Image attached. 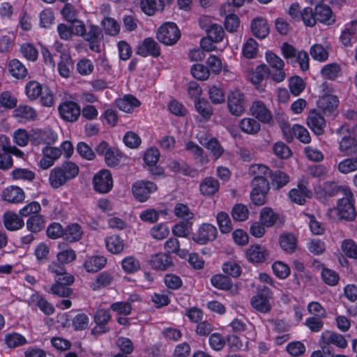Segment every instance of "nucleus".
<instances>
[{
    "mask_svg": "<svg viewBox=\"0 0 357 357\" xmlns=\"http://www.w3.org/2000/svg\"><path fill=\"white\" fill-rule=\"evenodd\" d=\"M79 173V167L72 162H66L61 166L53 168L50 173L49 183L54 189L64 185Z\"/></svg>",
    "mask_w": 357,
    "mask_h": 357,
    "instance_id": "nucleus-1",
    "label": "nucleus"
},
{
    "mask_svg": "<svg viewBox=\"0 0 357 357\" xmlns=\"http://www.w3.org/2000/svg\"><path fill=\"white\" fill-rule=\"evenodd\" d=\"M322 95L317 101V105L325 114H333L337 108L339 104L338 98L332 94V89H330L326 83L321 86Z\"/></svg>",
    "mask_w": 357,
    "mask_h": 357,
    "instance_id": "nucleus-2",
    "label": "nucleus"
},
{
    "mask_svg": "<svg viewBox=\"0 0 357 357\" xmlns=\"http://www.w3.org/2000/svg\"><path fill=\"white\" fill-rule=\"evenodd\" d=\"M344 197L338 201L337 210L340 219L351 221L356 217V211L351 202L353 194L349 188H344Z\"/></svg>",
    "mask_w": 357,
    "mask_h": 357,
    "instance_id": "nucleus-3",
    "label": "nucleus"
},
{
    "mask_svg": "<svg viewBox=\"0 0 357 357\" xmlns=\"http://www.w3.org/2000/svg\"><path fill=\"white\" fill-rule=\"evenodd\" d=\"M180 37V31L176 24L173 22L165 23L157 31L158 40L166 45H174Z\"/></svg>",
    "mask_w": 357,
    "mask_h": 357,
    "instance_id": "nucleus-4",
    "label": "nucleus"
},
{
    "mask_svg": "<svg viewBox=\"0 0 357 357\" xmlns=\"http://www.w3.org/2000/svg\"><path fill=\"white\" fill-rule=\"evenodd\" d=\"M266 59L269 66L272 68L271 70V78L276 82H281L286 77V73L284 70V62L283 60L273 52L266 53Z\"/></svg>",
    "mask_w": 357,
    "mask_h": 357,
    "instance_id": "nucleus-5",
    "label": "nucleus"
},
{
    "mask_svg": "<svg viewBox=\"0 0 357 357\" xmlns=\"http://www.w3.org/2000/svg\"><path fill=\"white\" fill-rule=\"evenodd\" d=\"M245 100L243 93L238 90L231 91L227 96V107L229 112L239 116L245 111Z\"/></svg>",
    "mask_w": 357,
    "mask_h": 357,
    "instance_id": "nucleus-6",
    "label": "nucleus"
},
{
    "mask_svg": "<svg viewBox=\"0 0 357 357\" xmlns=\"http://www.w3.org/2000/svg\"><path fill=\"white\" fill-rule=\"evenodd\" d=\"M94 190L99 193L109 192L113 186L112 174L109 170L102 169L93 178Z\"/></svg>",
    "mask_w": 357,
    "mask_h": 357,
    "instance_id": "nucleus-7",
    "label": "nucleus"
},
{
    "mask_svg": "<svg viewBox=\"0 0 357 357\" xmlns=\"http://www.w3.org/2000/svg\"><path fill=\"white\" fill-rule=\"evenodd\" d=\"M156 190V185L151 181H137L132 186V192L134 197L141 202L146 201L149 198L150 195Z\"/></svg>",
    "mask_w": 357,
    "mask_h": 357,
    "instance_id": "nucleus-8",
    "label": "nucleus"
},
{
    "mask_svg": "<svg viewBox=\"0 0 357 357\" xmlns=\"http://www.w3.org/2000/svg\"><path fill=\"white\" fill-rule=\"evenodd\" d=\"M75 281L73 275H66L64 277H59L55 279V283L51 287V291L55 295L61 297H68L73 294V290L69 285Z\"/></svg>",
    "mask_w": 357,
    "mask_h": 357,
    "instance_id": "nucleus-9",
    "label": "nucleus"
},
{
    "mask_svg": "<svg viewBox=\"0 0 357 357\" xmlns=\"http://www.w3.org/2000/svg\"><path fill=\"white\" fill-rule=\"evenodd\" d=\"M60 116L66 121L75 122L80 115L79 105L71 100H66L61 103L58 108Z\"/></svg>",
    "mask_w": 357,
    "mask_h": 357,
    "instance_id": "nucleus-10",
    "label": "nucleus"
},
{
    "mask_svg": "<svg viewBox=\"0 0 357 357\" xmlns=\"http://www.w3.org/2000/svg\"><path fill=\"white\" fill-rule=\"evenodd\" d=\"M96 326L91 330V333L94 335H99L109 331V328L107 327V324L111 319V314L109 310L105 309L98 310L93 317Z\"/></svg>",
    "mask_w": 357,
    "mask_h": 357,
    "instance_id": "nucleus-11",
    "label": "nucleus"
},
{
    "mask_svg": "<svg viewBox=\"0 0 357 357\" xmlns=\"http://www.w3.org/2000/svg\"><path fill=\"white\" fill-rule=\"evenodd\" d=\"M218 234L217 229L215 226L209 223L202 224L197 234H195L192 239L200 245H204L208 241L215 239Z\"/></svg>",
    "mask_w": 357,
    "mask_h": 357,
    "instance_id": "nucleus-12",
    "label": "nucleus"
},
{
    "mask_svg": "<svg viewBox=\"0 0 357 357\" xmlns=\"http://www.w3.org/2000/svg\"><path fill=\"white\" fill-rule=\"evenodd\" d=\"M246 259L252 264H261L268 259L269 253L265 247L261 245H250L245 252Z\"/></svg>",
    "mask_w": 357,
    "mask_h": 357,
    "instance_id": "nucleus-13",
    "label": "nucleus"
},
{
    "mask_svg": "<svg viewBox=\"0 0 357 357\" xmlns=\"http://www.w3.org/2000/svg\"><path fill=\"white\" fill-rule=\"evenodd\" d=\"M250 110L253 116L264 123H271L273 121L271 111L262 101L253 102Z\"/></svg>",
    "mask_w": 357,
    "mask_h": 357,
    "instance_id": "nucleus-14",
    "label": "nucleus"
},
{
    "mask_svg": "<svg viewBox=\"0 0 357 357\" xmlns=\"http://www.w3.org/2000/svg\"><path fill=\"white\" fill-rule=\"evenodd\" d=\"M136 52L143 57L151 56L157 58L160 55V48L158 43L152 38H146L138 46Z\"/></svg>",
    "mask_w": 357,
    "mask_h": 357,
    "instance_id": "nucleus-15",
    "label": "nucleus"
},
{
    "mask_svg": "<svg viewBox=\"0 0 357 357\" xmlns=\"http://www.w3.org/2000/svg\"><path fill=\"white\" fill-rule=\"evenodd\" d=\"M307 123L316 135H320L324 133L326 121L321 114L317 111L312 110L310 112L307 119Z\"/></svg>",
    "mask_w": 357,
    "mask_h": 357,
    "instance_id": "nucleus-16",
    "label": "nucleus"
},
{
    "mask_svg": "<svg viewBox=\"0 0 357 357\" xmlns=\"http://www.w3.org/2000/svg\"><path fill=\"white\" fill-rule=\"evenodd\" d=\"M321 340L323 344H334L337 347L344 349L347 347V341L344 337L333 331H325L322 333Z\"/></svg>",
    "mask_w": 357,
    "mask_h": 357,
    "instance_id": "nucleus-17",
    "label": "nucleus"
},
{
    "mask_svg": "<svg viewBox=\"0 0 357 357\" xmlns=\"http://www.w3.org/2000/svg\"><path fill=\"white\" fill-rule=\"evenodd\" d=\"M314 11L317 21L327 25L333 24L335 22V17L329 6L324 4L317 5Z\"/></svg>",
    "mask_w": 357,
    "mask_h": 357,
    "instance_id": "nucleus-18",
    "label": "nucleus"
},
{
    "mask_svg": "<svg viewBox=\"0 0 357 357\" xmlns=\"http://www.w3.org/2000/svg\"><path fill=\"white\" fill-rule=\"evenodd\" d=\"M312 195V192L303 184H298L297 188H294L289 192L291 202L300 205L304 204L306 199L310 198Z\"/></svg>",
    "mask_w": 357,
    "mask_h": 357,
    "instance_id": "nucleus-19",
    "label": "nucleus"
},
{
    "mask_svg": "<svg viewBox=\"0 0 357 357\" xmlns=\"http://www.w3.org/2000/svg\"><path fill=\"white\" fill-rule=\"evenodd\" d=\"M57 135L52 130H44L35 132L31 135V142L36 144L41 143L51 144L56 142Z\"/></svg>",
    "mask_w": 357,
    "mask_h": 357,
    "instance_id": "nucleus-20",
    "label": "nucleus"
},
{
    "mask_svg": "<svg viewBox=\"0 0 357 357\" xmlns=\"http://www.w3.org/2000/svg\"><path fill=\"white\" fill-rule=\"evenodd\" d=\"M150 264L154 269L165 271L173 266V261L167 253H158L151 257Z\"/></svg>",
    "mask_w": 357,
    "mask_h": 357,
    "instance_id": "nucleus-21",
    "label": "nucleus"
},
{
    "mask_svg": "<svg viewBox=\"0 0 357 357\" xmlns=\"http://www.w3.org/2000/svg\"><path fill=\"white\" fill-rule=\"evenodd\" d=\"M251 29L253 35L261 39L266 38L269 33L267 21L262 17H257L252 21Z\"/></svg>",
    "mask_w": 357,
    "mask_h": 357,
    "instance_id": "nucleus-22",
    "label": "nucleus"
},
{
    "mask_svg": "<svg viewBox=\"0 0 357 357\" xmlns=\"http://www.w3.org/2000/svg\"><path fill=\"white\" fill-rule=\"evenodd\" d=\"M3 224L6 228L10 231H15L21 229L24 225V220L14 212H6L3 215Z\"/></svg>",
    "mask_w": 357,
    "mask_h": 357,
    "instance_id": "nucleus-23",
    "label": "nucleus"
},
{
    "mask_svg": "<svg viewBox=\"0 0 357 357\" xmlns=\"http://www.w3.org/2000/svg\"><path fill=\"white\" fill-rule=\"evenodd\" d=\"M220 188L219 182L213 177H206L199 185L200 192L204 196L215 194Z\"/></svg>",
    "mask_w": 357,
    "mask_h": 357,
    "instance_id": "nucleus-24",
    "label": "nucleus"
},
{
    "mask_svg": "<svg viewBox=\"0 0 357 357\" xmlns=\"http://www.w3.org/2000/svg\"><path fill=\"white\" fill-rule=\"evenodd\" d=\"M260 222L266 227L273 226L278 222L282 223L280 215L275 213L271 208L265 207L260 213Z\"/></svg>",
    "mask_w": 357,
    "mask_h": 357,
    "instance_id": "nucleus-25",
    "label": "nucleus"
},
{
    "mask_svg": "<svg viewBox=\"0 0 357 357\" xmlns=\"http://www.w3.org/2000/svg\"><path fill=\"white\" fill-rule=\"evenodd\" d=\"M3 199L10 203H19L24 199L25 195L22 188L10 186L3 192Z\"/></svg>",
    "mask_w": 357,
    "mask_h": 357,
    "instance_id": "nucleus-26",
    "label": "nucleus"
},
{
    "mask_svg": "<svg viewBox=\"0 0 357 357\" xmlns=\"http://www.w3.org/2000/svg\"><path fill=\"white\" fill-rule=\"evenodd\" d=\"M117 107L127 113H130L133 110L134 107H139L140 102L133 96L127 95L123 98H119L116 101Z\"/></svg>",
    "mask_w": 357,
    "mask_h": 357,
    "instance_id": "nucleus-27",
    "label": "nucleus"
},
{
    "mask_svg": "<svg viewBox=\"0 0 357 357\" xmlns=\"http://www.w3.org/2000/svg\"><path fill=\"white\" fill-rule=\"evenodd\" d=\"M251 304L255 310L263 313H266L271 310L269 298L264 294L257 293L256 296L252 297Z\"/></svg>",
    "mask_w": 357,
    "mask_h": 357,
    "instance_id": "nucleus-28",
    "label": "nucleus"
},
{
    "mask_svg": "<svg viewBox=\"0 0 357 357\" xmlns=\"http://www.w3.org/2000/svg\"><path fill=\"white\" fill-rule=\"evenodd\" d=\"M107 263V259L102 256H92L89 257L84 264V267L87 272H98Z\"/></svg>",
    "mask_w": 357,
    "mask_h": 357,
    "instance_id": "nucleus-29",
    "label": "nucleus"
},
{
    "mask_svg": "<svg viewBox=\"0 0 357 357\" xmlns=\"http://www.w3.org/2000/svg\"><path fill=\"white\" fill-rule=\"evenodd\" d=\"M141 8L148 15H153L157 10L164 9V1L162 0H141Z\"/></svg>",
    "mask_w": 357,
    "mask_h": 357,
    "instance_id": "nucleus-30",
    "label": "nucleus"
},
{
    "mask_svg": "<svg viewBox=\"0 0 357 357\" xmlns=\"http://www.w3.org/2000/svg\"><path fill=\"white\" fill-rule=\"evenodd\" d=\"M340 150L347 155H351L357 152V142L354 137L344 136L340 142Z\"/></svg>",
    "mask_w": 357,
    "mask_h": 357,
    "instance_id": "nucleus-31",
    "label": "nucleus"
},
{
    "mask_svg": "<svg viewBox=\"0 0 357 357\" xmlns=\"http://www.w3.org/2000/svg\"><path fill=\"white\" fill-rule=\"evenodd\" d=\"M83 231L79 225L77 223L71 224L66 227L63 231V238L69 242L78 241Z\"/></svg>",
    "mask_w": 357,
    "mask_h": 357,
    "instance_id": "nucleus-32",
    "label": "nucleus"
},
{
    "mask_svg": "<svg viewBox=\"0 0 357 357\" xmlns=\"http://www.w3.org/2000/svg\"><path fill=\"white\" fill-rule=\"evenodd\" d=\"M45 227V221L41 215H33L26 221V228L31 233H38Z\"/></svg>",
    "mask_w": 357,
    "mask_h": 357,
    "instance_id": "nucleus-33",
    "label": "nucleus"
},
{
    "mask_svg": "<svg viewBox=\"0 0 357 357\" xmlns=\"http://www.w3.org/2000/svg\"><path fill=\"white\" fill-rule=\"evenodd\" d=\"M357 21H352L349 25L342 32L340 40L344 47L351 45V40L354 38L356 33Z\"/></svg>",
    "mask_w": 357,
    "mask_h": 357,
    "instance_id": "nucleus-34",
    "label": "nucleus"
},
{
    "mask_svg": "<svg viewBox=\"0 0 357 357\" xmlns=\"http://www.w3.org/2000/svg\"><path fill=\"white\" fill-rule=\"evenodd\" d=\"M241 130L250 135L257 134L261 130L260 123L254 119L245 118L241 121Z\"/></svg>",
    "mask_w": 357,
    "mask_h": 357,
    "instance_id": "nucleus-35",
    "label": "nucleus"
},
{
    "mask_svg": "<svg viewBox=\"0 0 357 357\" xmlns=\"http://www.w3.org/2000/svg\"><path fill=\"white\" fill-rule=\"evenodd\" d=\"M101 25L105 33L107 35L115 36L118 35L120 31V24L114 18L109 17H105L101 22Z\"/></svg>",
    "mask_w": 357,
    "mask_h": 357,
    "instance_id": "nucleus-36",
    "label": "nucleus"
},
{
    "mask_svg": "<svg viewBox=\"0 0 357 357\" xmlns=\"http://www.w3.org/2000/svg\"><path fill=\"white\" fill-rule=\"evenodd\" d=\"M105 243L107 250L113 254H119L123 250V241L118 235L107 237Z\"/></svg>",
    "mask_w": 357,
    "mask_h": 357,
    "instance_id": "nucleus-37",
    "label": "nucleus"
},
{
    "mask_svg": "<svg viewBox=\"0 0 357 357\" xmlns=\"http://www.w3.org/2000/svg\"><path fill=\"white\" fill-rule=\"evenodd\" d=\"M269 174L271 177L272 185L276 190L283 188L289 181L288 174L280 170H277L274 172L271 171V174Z\"/></svg>",
    "mask_w": 357,
    "mask_h": 357,
    "instance_id": "nucleus-38",
    "label": "nucleus"
},
{
    "mask_svg": "<svg viewBox=\"0 0 357 357\" xmlns=\"http://www.w3.org/2000/svg\"><path fill=\"white\" fill-rule=\"evenodd\" d=\"M280 245L283 250L291 253L296 248V237L291 234H284L280 236Z\"/></svg>",
    "mask_w": 357,
    "mask_h": 357,
    "instance_id": "nucleus-39",
    "label": "nucleus"
},
{
    "mask_svg": "<svg viewBox=\"0 0 357 357\" xmlns=\"http://www.w3.org/2000/svg\"><path fill=\"white\" fill-rule=\"evenodd\" d=\"M15 116L26 121L35 120L37 113L33 108L28 105H20L14 111Z\"/></svg>",
    "mask_w": 357,
    "mask_h": 357,
    "instance_id": "nucleus-40",
    "label": "nucleus"
},
{
    "mask_svg": "<svg viewBox=\"0 0 357 357\" xmlns=\"http://www.w3.org/2000/svg\"><path fill=\"white\" fill-rule=\"evenodd\" d=\"M73 66V61L70 56L66 54H61V60L58 63V70L60 75L63 77H68Z\"/></svg>",
    "mask_w": 357,
    "mask_h": 357,
    "instance_id": "nucleus-41",
    "label": "nucleus"
},
{
    "mask_svg": "<svg viewBox=\"0 0 357 357\" xmlns=\"http://www.w3.org/2000/svg\"><path fill=\"white\" fill-rule=\"evenodd\" d=\"M9 71L13 77L17 79H22L27 75V70L25 66L17 59H13L10 61Z\"/></svg>",
    "mask_w": 357,
    "mask_h": 357,
    "instance_id": "nucleus-42",
    "label": "nucleus"
},
{
    "mask_svg": "<svg viewBox=\"0 0 357 357\" xmlns=\"http://www.w3.org/2000/svg\"><path fill=\"white\" fill-rule=\"evenodd\" d=\"M208 39L211 42L218 43L221 41L225 36L222 27L217 24H212L206 29Z\"/></svg>",
    "mask_w": 357,
    "mask_h": 357,
    "instance_id": "nucleus-43",
    "label": "nucleus"
},
{
    "mask_svg": "<svg viewBox=\"0 0 357 357\" xmlns=\"http://www.w3.org/2000/svg\"><path fill=\"white\" fill-rule=\"evenodd\" d=\"M220 230L223 234H228L232 230V225L229 215L223 211L219 212L216 216Z\"/></svg>",
    "mask_w": 357,
    "mask_h": 357,
    "instance_id": "nucleus-44",
    "label": "nucleus"
},
{
    "mask_svg": "<svg viewBox=\"0 0 357 357\" xmlns=\"http://www.w3.org/2000/svg\"><path fill=\"white\" fill-rule=\"evenodd\" d=\"M211 282L215 287L220 289L228 290L232 287L231 279L222 274L213 276L211 279Z\"/></svg>",
    "mask_w": 357,
    "mask_h": 357,
    "instance_id": "nucleus-45",
    "label": "nucleus"
},
{
    "mask_svg": "<svg viewBox=\"0 0 357 357\" xmlns=\"http://www.w3.org/2000/svg\"><path fill=\"white\" fill-rule=\"evenodd\" d=\"M231 214L234 220L245 221L248 218L249 210L244 204H236L232 208Z\"/></svg>",
    "mask_w": 357,
    "mask_h": 357,
    "instance_id": "nucleus-46",
    "label": "nucleus"
},
{
    "mask_svg": "<svg viewBox=\"0 0 357 357\" xmlns=\"http://www.w3.org/2000/svg\"><path fill=\"white\" fill-rule=\"evenodd\" d=\"M175 215L183 221H190L194 218V213L190 210L189 207L181 203H177L174 208Z\"/></svg>",
    "mask_w": 357,
    "mask_h": 357,
    "instance_id": "nucleus-47",
    "label": "nucleus"
},
{
    "mask_svg": "<svg viewBox=\"0 0 357 357\" xmlns=\"http://www.w3.org/2000/svg\"><path fill=\"white\" fill-rule=\"evenodd\" d=\"M43 89L42 85L36 81H30L25 87L26 94L31 100H36L41 94Z\"/></svg>",
    "mask_w": 357,
    "mask_h": 357,
    "instance_id": "nucleus-48",
    "label": "nucleus"
},
{
    "mask_svg": "<svg viewBox=\"0 0 357 357\" xmlns=\"http://www.w3.org/2000/svg\"><path fill=\"white\" fill-rule=\"evenodd\" d=\"M190 221H181L172 227V234L178 237H188L192 227Z\"/></svg>",
    "mask_w": 357,
    "mask_h": 357,
    "instance_id": "nucleus-49",
    "label": "nucleus"
},
{
    "mask_svg": "<svg viewBox=\"0 0 357 357\" xmlns=\"http://www.w3.org/2000/svg\"><path fill=\"white\" fill-rule=\"evenodd\" d=\"M271 77V70L266 64L257 66L253 73L251 81L253 84H259L265 77Z\"/></svg>",
    "mask_w": 357,
    "mask_h": 357,
    "instance_id": "nucleus-50",
    "label": "nucleus"
},
{
    "mask_svg": "<svg viewBox=\"0 0 357 357\" xmlns=\"http://www.w3.org/2000/svg\"><path fill=\"white\" fill-rule=\"evenodd\" d=\"M341 249L347 257L357 259V245L353 240H344L341 245Z\"/></svg>",
    "mask_w": 357,
    "mask_h": 357,
    "instance_id": "nucleus-51",
    "label": "nucleus"
},
{
    "mask_svg": "<svg viewBox=\"0 0 357 357\" xmlns=\"http://www.w3.org/2000/svg\"><path fill=\"white\" fill-rule=\"evenodd\" d=\"M341 69L337 63L327 64L321 69L322 76L328 79H335L340 73Z\"/></svg>",
    "mask_w": 357,
    "mask_h": 357,
    "instance_id": "nucleus-52",
    "label": "nucleus"
},
{
    "mask_svg": "<svg viewBox=\"0 0 357 357\" xmlns=\"http://www.w3.org/2000/svg\"><path fill=\"white\" fill-rule=\"evenodd\" d=\"M211 153L215 160L219 158L223 153L224 149L215 138H211L205 144H202Z\"/></svg>",
    "mask_w": 357,
    "mask_h": 357,
    "instance_id": "nucleus-53",
    "label": "nucleus"
},
{
    "mask_svg": "<svg viewBox=\"0 0 357 357\" xmlns=\"http://www.w3.org/2000/svg\"><path fill=\"white\" fill-rule=\"evenodd\" d=\"M13 165V159L10 154L6 151V146L0 142V169H9Z\"/></svg>",
    "mask_w": 357,
    "mask_h": 357,
    "instance_id": "nucleus-54",
    "label": "nucleus"
},
{
    "mask_svg": "<svg viewBox=\"0 0 357 357\" xmlns=\"http://www.w3.org/2000/svg\"><path fill=\"white\" fill-rule=\"evenodd\" d=\"M338 170L343 174H349L357 170V158H347L341 161L337 166Z\"/></svg>",
    "mask_w": 357,
    "mask_h": 357,
    "instance_id": "nucleus-55",
    "label": "nucleus"
},
{
    "mask_svg": "<svg viewBox=\"0 0 357 357\" xmlns=\"http://www.w3.org/2000/svg\"><path fill=\"white\" fill-rule=\"evenodd\" d=\"M251 185L253 190L259 192H268L270 189L269 182L262 175H256L252 181Z\"/></svg>",
    "mask_w": 357,
    "mask_h": 357,
    "instance_id": "nucleus-56",
    "label": "nucleus"
},
{
    "mask_svg": "<svg viewBox=\"0 0 357 357\" xmlns=\"http://www.w3.org/2000/svg\"><path fill=\"white\" fill-rule=\"evenodd\" d=\"M310 53L314 59L319 61H324L328 57V51L320 44L312 45L310 48Z\"/></svg>",
    "mask_w": 357,
    "mask_h": 357,
    "instance_id": "nucleus-57",
    "label": "nucleus"
},
{
    "mask_svg": "<svg viewBox=\"0 0 357 357\" xmlns=\"http://www.w3.org/2000/svg\"><path fill=\"white\" fill-rule=\"evenodd\" d=\"M195 107L197 111L206 119H208L213 114L212 107L210 103L204 100L199 99L195 101Z\"/></svg>",
    "mask_w": 357,
    "mask_h": 357,
    "instance_id": "nucleus-58",
    "label": "nucleus"
},
{
    "mask_svg": "<svg viewBox=\"0 0 357 357\" xmlns=\"http://www.w3.org/2000/svg\"><path fill=\"white\" fill-rule=\"evenodd\" d=\"M121 154L115 147H111L105 155V160L109 167H116L119 165Z\"/></svg>",
    "mask_w": 357,
    "mask_h": 357,
    "instance_id": "nucleus-59",
    "label": "nucleus"
},
{
    "mask_svg": "<svg viewBox=\"0 0 357 357\" xmlns=\"http://www.w3.org/2000/svg\"><path fill=\"white\" fill-rule=\"evenodd\" d=\"M273 151L276 156L281 159H287L292 154L289 146L282 142H278L274 144Z\"/></svg>",
    "mask_w": 357,
    "mask_h": 357,
    "instance_id": "nucleus-60",
    "label": "nucleus"
},
{
    "mask_svg": "<svg viewBox=\"0 0 357 357\" xmlns=\"http://www.w3.org/2000/svg\"><path fill=\"white\" fill-rule=\"evenodd\" d=\"M5 342L8 347L14 348L24 344L26 340L22 335L13 333L6 335Z\"/></svg>",
    "mask_w": 357,
    "mask_h": 357,
    "instance_id": "nucleus-61",
    "label": "nucleus"
},
{
    "mask_svg": "<svg viewBox=\"0 0 357 357\" xmlns=\"http://www.w3.org/2000/svg\"><path fill=\"white\" fill-rule=\"evenodd\" d=\"M321 278L324 282L330 286L336 285L340 279L339 275L335 271L327 268L322 269Z\"/></svg>",
    "mask_w": 357,
    "mask_h": 357,
    "instance_id": "nucleus-62",
    "label": "nucleus"
},
{
    "mask_svg": "<svg viewBox=\"0 0 357 357\" xmlns=\"http://www.w3.org/2000/svg\"><path fill=\"white\" fill-rule=\"evenodd\" d=\"M292 132L294 136L302 143L308 144L311 141V137L308 130L302 126L294 125L292 128Z\"/></svg>",
    "mask_w": 357,
    "mask_h": 357,
    "instance_id": "nucleus-63",
    "label": "nucleus"
},
{
    "mask_svg": "<svg viewBox=\"0 0 357 357\" xmlns=\"http://www.w3.org/2000/svg\"><path fill=\"white\" fill-rule=\"evenodd\" d=\"M191 73L192 76L200 80H206L209 77V70L203 64H195L191 68Z\"/></svg>",
    "mask_w": 357,
    "mask_h": 357,
    "instance_id": "nucleus-64",
    "label": "nucleus"
}]
</instances>
